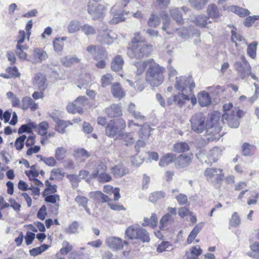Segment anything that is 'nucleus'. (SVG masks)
Segmentation results:
<instances>
[{
  "mask_svg": "<svg viewBox=\"0 0 259 259\" xmlns=\"http://www.w3.org/2000/svg\"><path fill=\"white\" fill-rule=\"evenodd\" d=\"M195 87V83L192 77L190 76L176 77L175 88L181 91V93L169 98L167 104L169 105L174 104L181 107L185 105L187 101H190L192 105H195L197 103V99L193 93V90Z\"/></svg>",
  "mask_w": 259,
  "mask_h": 259,
  "instance_id": "obj_1",
  "label": "nucleus"
},
{
  "mask_svg": "<svg viewBox=\"0 0 259 259\" xmlns=\"http://www.w3.org/2000/svg\"><path fill=\"white\" fill-rule=\"evenodd\" d=\"M220 113L218 112H213L209 119L206 120V139L208 141H213L220 139L221 136L219 134L222 129L220 120Z\"/></svg>",
  "mask_w": 259,
  "mask_h": 259,
  "instance_id": "obj_2",
  "label": "nucleus"
},
{
  "mask_svg": "<svg viewBox=\"0 0 259 259\" xmlns=\"http://www.w3.org/2000/svg\"><path fill=\"white\" fill-rule=\"evenodd\" d=\"M223 109V122H226L231 127H237L239 124V119L241 117V111L236 107H233L232 104L230 103L225 104Z\"/></svg>",
  "mask_w": 259,
  "mask_h": 259,
  "instance_id": "obj_3",
  "label": "nucleus"
},
{
  "mask_svg": "<svg viewBox=\"0 0 259 259\" xmlns=\"http://www.w3.org/2000/svg\"><path fill=\"white\" fill-rule=\"evenodd\" d=\"M164 68L158 64L154 63L151 65L146 72V81L153 87L160 85L164 80Z\"/></svg>",
  "mask_w": 259,
  "mask_h": 259,
  "instance_id": "obj_4",
  "label": "nucleus"
},
{
  "mask_svg": "<svg viewBox=\"0 0 259 259\" xmlns=\"http://www.w3.org/2000/svg\"><path fill=\"white\" fill-rule=\"evenodd\" d=\"M190 121L191 129L194 132L201 134L205 131V134H206V120L202 113L199 112L193 115L190 118Z\"/></svg>",
  "mask_w": 259,
  "mask_h": 259,
  "instance_id": "obj_5",
  "label": "nucleus"
},
{
  "mask_svg": "<svg viewBox=\"0 0 259 259\" xmlns=\"http://www.w3.org/2000/svg\"><path fill=\"white\" fill-rule=\"evenodd\" d=\"M125 126V121L122 119L119 118L110 121L106 127V135L113 138L118 134L119 135L120 132L124 129Z\"/></svg>",
  "mask_w": 259,
  "mask_h": 259,
  "instance_id": "obj_6",
  "label": "nucleus"
},
{
  "mask_svg": "<svg viewBox=\"0 0 259 259\" xmlns=\"http://www.w3.org/2000/svg\"><path fill=\"white\" fill-rule=\"evenodd\" d=\"M151 49V47L143 44L133 45L129 48L127 54L131 58H140L148 54Z\"/></svg>",
  "mask_w": 259,
  "mask_h": 259,
  "instance_id": "obj_7",
  "label": "nucleus"
},
{
  "mask_svg": "<svg viewBox=\"0 0 259 259\" xmlns=\"http://www.w3.org/2000/svg\"><path fill=\"white\" fill-rule=\"evenodd\" d=\"M151 128L148 124H144L141 126V128L138 133L139 138L140 140L137 141L135 146V149L137 153L140 151V148L144 147L146 143L144 141L148 139L150 135Z\"/></svg>",
  "mask_w": 259,
  "mask_h": 259,
  "instance_id": "obj_8",
  "label": "nucleus"
},
{
  "mask_svg": "<svg viewBox=\"0 0 259 259\" xmlns=\"http://www.w3.org/2000/svg\"><path fill=\"white\" fill-rule=\"evenodd\" d=\"M116 38V35L111 30L107 29L100 32L97 40L103 44L109 45Z\"/></svg>",
  "mask_w": 259,
  "mask_h": 259,
  "instance_id": "obj_9",
  "label": "nucleus"
},
{
  "mask_svg": "<svg viewBox=\"0 0 259 259\" xmlns=\"http://www.w3.org/2000/svg\"><path fill=\"white\" fill-rule=\"evenodd\" d=\"M204 176L208 181H212L213 179L219 183L223 178L222 169L220 168H208L204 171Z\"/></svg>",
  "mask_w": 259,
  "mask_h": 259,
  "instance_id": "obj_10",
  "label": "nucleus"
},
{
  "mask_svg": "<svg viewBox=\"0 0 259 259\" xmlns=\"http://www.w3.org/2000/svg\"><path fill=\"white\" fill-rule=\"evenodd\" d=\"M106 244L112 250H119L123 248V244H126V241L123 242L118 237H109L106 239Z\"/></svg>",
  "mask_w": 259,
  "mask_h": 259,
  "instance_id": "obj_11",
  "label": "nucleus"
},
{
  "mask_svg": "<svg viewBox=\"0 0 259 259\" xmlns=\"http://www.w3.org/2000/svg\"><path fill=\"white\" fill-rule=\"evenodd\" d=\"M192 158V154H181L177 158L175 164L179 168L185 167L191 163Z\"/></svg>",
  "mask_w": 259,
  "mask_h": 259,
  "instance_id": "obj_12",
  "label": "nucleus"
},
{
  "mask_svg": "<svg viewBox=\"0 0 259 259\" xmlns=\"http://www.w3.org/2000/svg\"><path fill=\"white\" fill-rule=\"evenodd\" d=\"M33 84L40 91H44L47 85L46 77L41 73L36 74L33 79Z\"/></svg>",
  "mask_w": 259,
  "mask_h": 259,
  "instance_id": "obj_13",
  "label": "nucleus"
},
{
  "mask_svg": "<svg viewBox=\"0 0 259 259\" xmlns=\"http://www.w3.org/2000/svg\"><path fill=\"white\" fill-rule=\"evenodd\" d=\"M87 51L92 54L96 60L98 59V56L100 54H102V58H106L107 57V52L105 49L100 47H96L93 45L88 46L87 48Z\"/></svg>",
  "mask_w": 259,
  "mask_h": 259,
  "instance_id": "obj_14",
  "label": "nucleus"
},
{
  "mask_svg": "<svg viewBox=\"0 0 259 259\" xmlns=\"http://www.w3.org/2000/svg\"><path fill=\"white\" fill-rule=\"evenodd\" d=\"M30 108L32 111H35L38 108V105L30 97H24L22 99L21 109L26 110Z\"/></svg>",
  "mask_w": 259,
  "mask_h": 259,
  "instance_id": "obj_15",
  "label": "nucleus"
},
{
  "mask_svg": "<svg viewBox=\"0 0 259 259\" xmlns=\"http://www.w3.org/2000/svg\"><path fill=\"white\" fill-rule=\"evenodd\" d=\"M106 165L103 162L100 160L95 161L90 178H97L100 173L106 171Z\"/></svg>",
  "mask_w": 259,
  "mask_h": 259,
  "instance_id": "obj_16",
  "label": "nucleus"
},
{
  "mask_svg": "<svg viewBox=\"0 0 259 259\" xmlns=\"http://www.w3.org/2000/svg\"><path fill=\"white\" fill-rule=\"evenodd\" d=\"M198 102L202 107H206L211 103V98L205 91H202L197 95Z\"/></svg>",
  "mask_w": 259,
  "mask_h": 259,
  "instance_id": "obj_17",
  "label": "nucleus"
},
{
  "mask_svg": "<svg viewBox=\"0 0 259 259\" xmlns=\"http://www.w3.org/2000/svg\"><path fill=\"white\" fill-rule=\"evenodd\" d=\"M108 116L110 117H116L122 115L121 107L117 104H113L106 110Z\"/></svg>",
  "mask_w": 259,
  "mask_h": 259,
  "instance_id": "obj_18",
  "label": "nucleus"
},
{
  "mask_svg": "<svg viewBox=\"0 0 259 259\" xmlns=\"http://www.w3.org/2000/svg\"><path fill=\"white\" fill-rule=\"evenodd\" d=\"M48 57L47 53L41 49L35 48L33 53V59L34 63H41Z\"/></svg>",
  "mask_w": 259,
  "mask_h": 259,
  "instance_id": "obj_19",
  "label": "nucleus"
},
{
  "mask_svg": "<svg viewBox=\"0 0 259 259\" xmlns=\"http://www.w3.org/2000/svg\"><path fill=\"white\" fill-rule=\"evenodd\" d=\"M176 158V155L172 153H168L161 157L159 165L161 167H165L172 163Z\"/></svg>",
  "mask_w": 259,
  "mask_h": 259,
  "instance_id": "obj_20",
  "label": "nucleus"
},
{
  "mask_svg": "<svg viewBox=\"0 0 259 259\" xmlns=\"http://www.w3.org/2000/svg\"><path fill=\"white\" fill-rule=\"evenodd\" d=\"M80 60L75 56H67L61 58V62L65 67H70L72 65L79 63Z\"/></svg>",
  "mask_w": 259,
  "mask_h": 259,
  "instance_id": "obj_21",
  "label": "nucleus"
},
{
  "mask_svg": "<svg viewBox=\"0 0 259 259\" xmlns=\"http://www.w3.org/2000/svg\"><path fill=\"white\" fill-rule=\"evenodd\" d=\"M249 14V11L244 9V17L248 16L244 19V25L247 27L252 26L255 21L259 20V16H248Z\"/></svg>",
  "mask_w": 259,
  "mask_h": 259,
  "instance_id": "obj_22",
  "label": "nucleus"
},
{
  "mask_svg": "<svg viewBox=\"0 0 259 259\" xmlns=\"http://www.w3.org/2000/svg\"><path fill=\"white\" fill-rule=\"evenodd\" d=\"M222 150L219 147L211 149L208 153V159L210 162H215L222 156Z\"/></svg>",
  "mask_w": 259,
  "mask_h": 259,
  "instance_id": "obj_23",
  "label": "nucleus"
},
{
  "mask_svg": "<svg viewBox=\"0 0 259 259\" xmlns=\"http://www.w3.org/2000/svg\"><path fill=\"white\" fill-rule=\"evenodd\" d=\"M112 173L117 177H120L128 172V169L125 167L122 164H119L115 165L111 168Z\"/></svg>",
  "mask_w": 259,
  "mask_h": 259,
  "instance_id": "obj_24",
  "label": "nucleus"
},
{
  "mask_svg": "<svg viewBox=\"0 0 259 259\" xmlns=\"http://www.w3.org/2000/svg\"><path fill=\"white\" fill-rule=\"evenodd\" d=\"M81 28L80 22L77 20H71L67 25V31L69 33H74Z\"/></svg>",
  "mask_w": 259,
  "mask_h": 259,
  "instance_id": "obj_25",
  "label": "nucleus"
},
{
  "mask_svg": "<svg viewBox=\"0 0 259 259\" xmlns=\"http://www.w3.org/2000/svg\"><path fill=\"white\" fill-rule=\"evenodd\" d=\"M89 196L91 198L102 202H108L110 200L107 196L103 194L101 191L91 192L89 194Z\"/></svg>",
  "mask_w": 259,
  "mask_h": 259,
  "instance_id": "obj_26",
  "label": "nucleus"
},
{
  "mask_svg": "<svg viewBox=\"0 0 259 259\" xmlns=\"http://www.w3.org/2000/svg\"><path fill=\"white\" fill-rule=\"evenodd\" d=\"M190 149L188 144L185 142H178L174 145L172 151L177 153H183Z\"/></svg>",
  "mask_w": 259,
  "mask_h": 259,
  "instance_id": "obj_27",
  "label": "nucleus"
},
{
  "mask_svg": "<svg viewBox=\"0 0 259 259\" xmlns=\"http://www.w3.org/2000/svg\"><path fill=\"white\" fill-rule=\"evenodd\" d=\"M123 60L120 56L115 57L111 62V69L113 71H119L122 68Z\"/></svg>",
  "mask_w": 259,
  "mask_h": 259,
  "instance_id": "obj_28",
  "label": "nucleus"
},
{
  "mask_svg": "<svg viewBox=\"0 0 259 259\" xmlns=\"http://www.w3.org/2000/svg\"><path fill=\"white\" fill-rule=\"evenodd\" d=\"M116 7L114 6L111 9V12L113 14L112 18L110 20L109 23L111 24H117L120 22L124 21L125 18L122 14L115 13Z\"/></svg>",
  "mask_w": 259,
  "mask_h": 259,
  "instance_id": "obj_29",
  "label": "nucleus"
},
{
  "mask_svg": "<svg viewBox=\"0 0 259 259\" xmlns=\"http://www.w3.org/2000/svg\"><path fill=\"white\" fill-rule=\"evenodd\" d=\"M175 219L171 217L169 214H164L160 220V228L164 230L167 228L168 225H170Z\"/></svg>",
  "mask_w": 259,
  "mask_h": 259,
  "instance_id": "obj_30",
  "label": "nucleus"
},
{
  "mask_svg": "<svg viewBox=\"0 0 259 259\" xmlns=\"http://www.w3.org/2000/svg\"><path fill=\"white\" fill-rule=\"evenodd\" d=\"M27 48L28 47L26 45H17L16 54L20 59L22 60L26 59L27 54L25 51L27 50Z\"/></svg>",
  "mask_w": 259,
  "mask_h": 259,
  "instance_id": "obj_31",
  "label": "nucleus"
},
{
  "mask_svg": "<svg viewBox=\"0 0 259 259\" xmlns=\"http://www.w3.org/2000/svg\"><path fill=\"white\" fill-rule=\"evenodd\" d=\"M118 137L119 139L123 140L125 145L127 146L132 145L135 141L133 135L130 133L120 134Z\"/></svg>",
  "mask_w": 259,
  "mask_h": 259,
  "instance_id": "obj_32",
  "label": "nucleus"
},
{
  "mask_svg": "<svg viewBox=\"0 0 259 259\" xmlns=\"http://www.w3.org/2000/svg\"><path fill=\"white\" fill-rule=\"evenodd\" d=\"M139 228L133 226L128 227L125 231V235L131 239H137L138 233L141 232L139 231Z\"/></svg>",
  "mask_w": 259,
  "mask_h": 259,
  "instance_id": "obj_33",
  "label": "nucleus"
},
{
  "mask_svg": "<svg viewBox=\"0 0 259 259\" xmlns=\"http://www.w3.org/2000/svg\"><path fill=\"white\" fill-rule=\"evenodd\" d=\"M244 156H252L256 151V147L252 144L248 143H244Z\"/></svg>",
  "mask_w": 259,
  "mask_h": 259,
  "instance_id": "obj_34",
  "label": "nucleus"
},
{
  "mask_svg": "<svg viewBox=\"0 0 259 259\" xmlns=\"http://www.w3.org/2000/svg\"><path fill=\"white\" fill-rule=\"evenodd\" d=\"M111 92L114 97L119 99L122 98L124 96V93L121 88L120 84L117 83L112 85Z\"/></svg>",
  "mask_w": 259,
  "mask_h": 259,
  "instance_id": "obj_35",
  "label": "nucleus"
},
{
  "mask_svg": "<svg viewBox=\"0 0 259 259\" xmlns=\"http://www.w3.org/2000/svg\"><path fill=\"white\" fill-rule=\"evenodd\" d=\"M49 125L48 122L42 121L40 122L35 128H36L38 134L42 136H46Z\"/></svg>",
  "mask_w": 259,
  "mask_h": 259,
  "instance_id": "obj_36",
  "label": "nucleus"
},
{
  "mask_svg": "<svg viewBox=\"0 0 259 259\" xmlns=\"http://www.w3.org/2000/svg\"><path fill=\"white\" fill-rule=\"evenodd\" d=\"M202 226L200 224H197L196 226L193 228L192 231L190 232L187 238V243L188 244H191L193 240L196 237L197 234L199 233L200 230L202 229Z\"/></svg>",
  "mask_w": 259,
  "mask_h": 259,
  "instance_id": "obj_37",
  "label": "nucleus"
},
{
  "mask_svg": "<svg viewBox=\"0 0 259 259\" xmlns=\"http://www.w3.org/2000/svg\"><path fill=\"white\" fill-rule=\"evenodd\" d=\"M158 219L155 213H152L150 219L145 218L143 226H149L152 227H156L157 225Z\"/></svg>",
  "mask_w": 259,
  "mask_h": 259,
  "instance_id": "obj_38",
  "label": "nucleus"
},
{
  "mask_svg": "<svg viewBox=\"0 0 259 259\" xmlns=\"http://www.w3.org/2000/svg\"><path fill=\"white\" fill-rule=\"evenodd\" d=\"M79 227V223L77 221H74L65 229L64 231L68 234H76L78 233Z\"/></svg>",
  "mask_w": 259,
  "mask_h": 259,
  "instance_id": "obj_39",
  "label": "nucleus"
},
{
  "mask_svg": "<svg viewBox=\"0 0 259 259\" xmlns=\"http://www.w3.org/2000/svg\"><path fill=\"white\" fill-rule=\"evenodd\" d=\"M257 42L253 41L248 45L247 49V54L251 58L254 59L256 55Z\"/></svg>",
  "mask_w": 259,
  "mask_h": 259,
  "instance_id": "obj_40",
  "label": "nucleus"
},
{
  "mask_svg": "<svg viewBox=\"0 0 259 259\" xmlns=\"http://www.w3.org/2000/svg\"><path fill=\"white\" fill-rule=\"evenodd\" d=\"M87 103V99L84 97H79L73 103L78 110V112L80 113L82 112V107H83Z\"/></svg>",
  "mask_w": 259,
  "mask_h": 259,
  "instance_id": "obj_41",
  "label": "nucleus"
},
{
  "mask_svg": "<svg viewBox=\"0 0 259 259\" xmlns=\"http://www.w3.org/2000/svg\"><path fill=\"white\" fill-rule=\"evenodd\" d=\"M208 18H207L204 15H200L198 16L195 20L196 24L200 27H206L210 21L208 22Z\"/></svg>",
  "mask_w": 259,
  "mask_h": 259,
  "instance_id": "obj_42",
  "label": "nucleus"
},
{
  "mask_svg": "<svg viewBox=\"0 0 259 259\" xmlns=\"http://www.w3.org/2000/svg\"><path fill=\"white\" fill-rule=\"evenodd\" d=\"M165 196V193L163 191H156L150 194L149 200L152 202H155Z\"/></svg>",
  "mask_w": 259,
  "mask_h": 259,
  "instance_id": "obj_43",
  "label": "nucleus"
},
{
  "mask_svg": "<svg viewBox=\"0 0 259 259\" xmlns=\"http://www.w3.org/2000/svg\"><path fill=\"white\" fill-rule=\"evenodd\" d=\"M81 31L85 35H92L96 33V29L92 25L88 24H84L81 26Z\"/></svg>",
  "mask_w": 259,
  "mask_h": 259,
  "instance_id": "obj_44",
  "label": "nucleus"
},
{
  "mask_svg": "<svg viewBox=\"0 0 259 259\" xmlns=\"http://www.w3.org/2000/svg\"><path fill=\"white\" fill-rule=\"evenodd\" d=\"M192 6L197 10L202 9L208 2V0H189Z\"/></svg>",
  "mask_w": 259,
  "mask_h": 259,
  "instance_id": "obj_45",
  "label": "nucleus"
},
{
  "mask_svg": "<svg viewBox=\"0 0 259 259\" xmlns=\"http://www.w3.org/2000/svg\"><path fill=\"white\" fill-rule=\"evenodd\" d=\"M170 13L171 17L174 19L178 23L180 24L183 23V20L182 16L178 9H173L170 10Z\"/></svg>",
  "mask_w": 259,
  "mask_h": 259,
  "instance_id": "obj_46",
  "label": "nucleus"
},
{
  "mask_svg": "<svg viewBox=\"0 0 259 259\" xmlns=\"http://www.w3.org/2000/svg\"><path fill=\"white\" fill-rule=\"evenodd\" d=\"M56 123L57 125L55 127L56 130L62 134L65 132V129L68 126V124H71L70 121H64L63 120H59V121H57Z\"/></svg>",
  "mask_w": 259,
  "mask_h": 259,
  "instance_id": "obj_47",
  "label": "nucleus"
},
{
  "mask_svg": "<svg viewBox=\"0 0 259 259\" xmlns=\"http://www.w3.org/2000/svg\"><path fill=\"white\" fill-rule=\"evenodd\" d=\"M48 247V245L44 244L39 247L32 248L29 250L30 254L32 256H36L46 250Z\"/></svg>",
  "mask_w": 259,
  "mask_h": 259,
  "instance_id": "obj_48",
  "label": "nucleus"
},
{
  "mask_svg": "<svg viewBox=\"0 0 259 259\" xmlns=\"http://www.w3.org/2000/svg\"><path fill=\"white\" fill-rule=\"evenodd\" d=\"M36 127V124L34 123H30L27 124H23L19 128L18 133L19 134H22L23 133H30L32 129Z\"/></svg>",
  "mask_w": 259,
  "mask_h": 259,
  "instance_id": "obj_49",
  "label": "nucleus"
},
{
  "mask_svg": "<svg viewBox=\"0 0 259 259\" xmlns=\"http://www.w3.org/2000/svg\"><path fill=\"white\" fill-rule=\"evenodd\" d=\"M207 14L211 18H217L219 16L217 7L213 4L209 5L207 7Z\"/></svg>",
  "mask_w": 259,
  "mask_h": 259,
  "instance_id": "obj_50",
  "label": "nucleus"
},
{
  "mask_svg": "<svg viewBox=\"0 0 259 259\" xmlns=\"http://www.w3.org/2000/svg\"><path fill=\"white\" fill-rule=\"evenodd\" d=\"M65 173L60 168H54L51 172V179L61 180L64 177Z\"/></svg>",
  "mask_w": 259,
  "mask_h": 259,
  "instance_id": "obj_51",
  "label": "nucleus"
},
{
  "mask_svg": "<svg viewBox=\"0 0 259 259\" xmlns=\"http://www.w3.org/2000/svg\"><path fill=\"white\" fill-rule=\"evenodd\" d=\"M75 156L76 158H80L82 160H84L88 158L90 154L84 149H78L75 151Z\"/></svg>",
  "mask_w": 259,
  "mask_h": 259,
  "instance_id": "obj_52",
  "label": "nucleus"
},
{
  "mask_svg": "<svg viewBox=\"0 0 259 259\" xmlns=\"http://www.w3.org/2000/svg\"><path fill=\"white\" fill-rule=\"evenodd\" d=\"M160 22V19L158 16L152 14L148 21V25L151 27H156L159 26Z\"/></svg>",
  "mask_w": 259,
  "mask_h": 259,
  "instance_id": "obj_53",
  "label": "nucleus"
},
{
  "mask_svg": "<svg viewBox=\"0 0 259 259\" xmlns=\"http://www.w3.org/2000/svg\"><path fill=\"white\" fill-rule=\"evenodd\" d=\"M113 80L112 76L109 74L107 73L102 76L101 78V83L102 87L105 88L109 85Z\"/></svg>",
  "mask_w": 259,
  "mask_h": 259,
  "instance_id": "obj_54",
  "label": "nucleus"
},
{
  "mask_svg": "<svg viewBox=\"0 0 259 259\" xmlns=\"http://www.w3.org/2000/svg\"><path fill=\"white\" fill-rule=\"evenodd\" d=\"M67 153V150L64 147H58L55 153V156L57 160H60L63 159Z\"/></svg>",
  "mask_w": 259,
  "mask_h": 259,
  "instance_id": "obj_55",
  "label": "nucleus"
},
{
  "mask_svg": "<svg viewBox=\"0 0 259 259\" xmlns=\"http://www.w3.org/2000/svg\"><path fill=\"white\" fill-rule=\"evenodd\" d=\"M241 218L238 215L237 212H234L232 214L231 218L230 220L229 225L230 227H236L241 223Z\"/></svg>",
  "mask_w": 259,
  "mask_h": 259,
  "instance_id": "obj_56",
  "label": "nucleus"
},
{
  "mask_svg": "<svg viewBox=\"0 0 259 259\" xmlns=\"http://www.w3.org/2000/svg\"><path fill=\"white\" fill-rule=\"evenodd\" d=\"M26 138L25 135H22L16 139L15 142V147L17 150H21L22 149Z\"/></svg>",
  "mask_w": 259,
  "mask_h": 259,
  "instance_id": "obj_57",
  "label": "nucleus"
},
{
  "mask_svg": "<svg viewBox=\"0 0 259 259\" xmlns=\"http://www.w3.org/2000/svg\"><path fill=\"white\" fill-rule=\"evenodd\" d=\"M62 244V247L60 250V252L62 254H67L73 249L72 245L67 241H64Z\"/></svg>",
  "mask_w": 259,
  "mask_h": 259,
  "instance_id": "obj_58",
  "label": "nucleus"
},
{
  "mask_svg": "<svg viewBox=\"0 0 259 259\" xmlns=\"http://www.w3.org/2000/svg\"><path fill=\"white\" fill-rule=\"evenodd\" d=\"M160 16L163 20L162 29L166 30L168 28L170 23V19L168 17V15L166 12L163 11L161 12Z\"/></svg>",
  "mask_w": 259,
  "mask_h": 259,
  "instance_id": "obj_59",
  "label": "nucleus"
},
{
  "mask_svg": "<svg viewBox=\"0 0 259 259\" xmlns=\"http://www.w3.org/2000/svg\"><path fill=\"white\" fill-rule=\"evenodd\" d=\"M249 75L254 79H257L256 76L251 73V67L249 63L244 59V77Z\"/></svg>",
  "mask_w": 259,
  "mask_h": 259,
  "instance_id": "obj_60",
  "label": "nucleus"
},
{
  "mask_svg": "<svg viewBox=\"0 0 259 259\" xmlns=\"http://www.w3.org/2000/svg\"><path fill=\"white\" fill-rule=\"evenodd\" d=\"M148 63V61H138L135 63V65L137 69V72L138 74H141L144 71Z\"/></svg>",
  "mask_w": 259,
  "mask_h": 259,
  "instance_id": "obj_61",
  "label": "nucleus"
},
{
  "mask_svg": "<svg viewBox=\"0 0 259 259\" xmlns=\"http://www.w3.org/2000/svg\"><path fill=\"white\" fill-rule=\"evenodd\" d=\"M139 231H141V232L138 233L137 239H140L143 242H149L150 238L148 233L145 229L142 228H139Z\"/></svg>",
  "mask_w": 259,
  "mask_h": 259,
  "instance_id": "obj_62",
  "label": "nucleus"
},
{
  "mask_svg": "<svg viewBox=\"0 0 259 259\" xmlns=\"http://www.w3.org/2000/svg\"><path fill=\"white\" fill-rule=\"evenodd\" d=\"M96 178L99 182L102 183L108 182L111 180V176L106 171L100 173Z\"/></svg>",
  "mask_w": 259,
  "mask_h": 259,
  "instance_id": "obj_63",
  "label": "nucleus"
},
{
  "mask_svg": "<svg viewBox=\"0 0 259 259\" xmlns=\"http://www.w3.org/2000/svg\"><path fill=\"white\" fill-rule=\"evenodd\" d=\"M79 206L85 207L88 204V199L84 196L78 195L74 199Z\"/></svg>",
  "mask_w": 259,
  "mask_h": 259,
  "instance_id": "obj_64",
  "label": "nucleus"
}]
</instances>
